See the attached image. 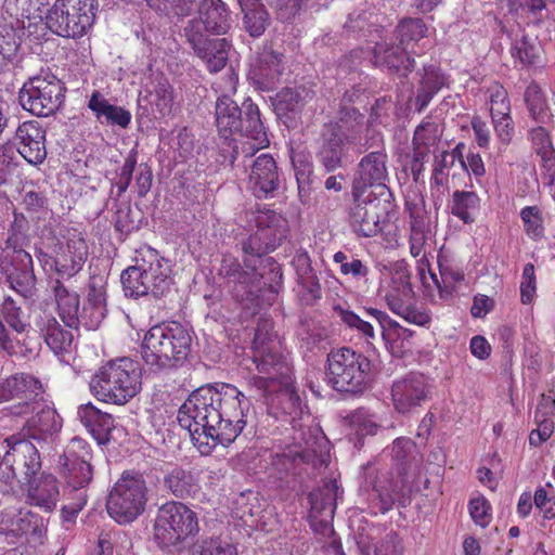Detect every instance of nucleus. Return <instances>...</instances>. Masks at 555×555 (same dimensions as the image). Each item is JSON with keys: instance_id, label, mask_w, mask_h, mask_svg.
<instances>
[{"instance_id": "1", "label": "nucleus", "mask_w": 555, "mask_h": 555, "mask_svg": "<svg viewBox=\"0 0 555 555\" xmlns=\"http://www.w3.org/2000/svg\"><path fill=\"white\" fill-rule=\"evenodd\" d=\"M244 400V393L232 384L201 386L179 408L178 423L201 454L209 455L218 444L234 442L245 428Z\"/></svg>"}, {"instance_id": "2", "label": "nucleus", "mask_w": 555, "mask_h": 555, "mask_svg": "<svg viewBox=\"0 0 555 555\" xmlns=\"http://www.w3.org/2000/svg\"><path fill=\"white\" fill-rule=\"evenodd\" d=\"M246 221L249 227L256 228V231L242 243L243 263L249 270L242 268L233 284L242 285L247 295H254L262 288L263 273L259 272L258 269L264 261L269 264L272 281L276 284L282 283L281 266L272 258L263 259L262 257L274 251L286 238L287 221L281 214L267 208L264 205H257L246 211Z\"/></svg>"}, {"instance_id": "3", "label": "nucleus", "mask_w": 555, "mask_h": 555, "mask_svg": "<svg viewBox=\"0 0 555 555\" xmlns=\"http://www.w3.org/2000/svg\"><path fill=\"white\" fill-rule=\"evenodd\" d=\"M215 125L219 135L232 145L231 163L241 156L250 159L270 144L258 105L246 99L242 106L228 94L217 98Z\"/></svg>"}, {"instance_id": "4", "label": "nucleus", "mask_w": 555, "mask_h": 555, "mask_svg": "<svg viewBox=\"0 0 555 555\" xmlns=\"http://www.w3.org/2000/svg\"><path fill=\"white\" fill-rule=\"evenodd\" d=\"M417 453L416 443L409 437L396 438L391 447L392 466L379 470L373 482L370 506L373 513L386 514L395 504L405 506L412 492L410 468Z\"/></svg>"}, {"instance_id": "5", "label": "nucleus", "mask_w": 555, "mask_h": 555, "mask_svg": "<svg viewBox=\"0 0 555 555\" xmlns=\"http://www.w3.org/2000/svg\"><path fill=\"white\" fill-rule=\"evenodd\" d=\"M192 350L189 331L177 321L153 325L144 335L141 357L153 371H162L182 365Z\"/></svg>"}, {"instance_id": "6", "label": "nucleus", "mask_w": 555, "mask_h": 555, "mask_svg": "<svg viewBox=\"0 0 555 555\" xmlns=\"http://www.w3.org/2000/svg\"><path fill=\"white\" fill-rule=\"evenodd\" d=\"M133 264L121 272L120 280L125 295L139 298L152 295L159 298L171 284V267L156 249L143 245L135 250Z\"/></svg>"}, {"instance_id": "7", "label": "nucleus", "mask_w": 555, "mask_h": 555, "mask_svg": "<svg viewBox=\"0 0 555 555\" xmlns=\"http://www.w3.org/2000/svg\"><path fill=\"white\" fill-rule=\"evenodd\" d=\"M253 362L259 373L254 376V386L263 392L284 388L282 392L283 411L289 416L293 427L301 418L304 410L299 395L291 388L293 384V366L286 357L272 349L253 352Z\"/></svg>"}, {"instance_id": "8", "label": "nucleus", "mask_w": 555, "mask_h": 555, "mask_svg": "<svg viewBox=\"0 0 555 555\" xmlns=\"http://www.w3.org/2000/svg\"><path fill=\"white\" fill-rule=\"evenodd\" d=\"M89 386L99 401L124 405L141 389L138 363L126 357L109 360L93 374Z\"/></svg>"}, {"instance_id": "9", "label": "nucleus", "mask_w": 555, "mask_h": 555, "mask_svg": "<svg viewBox=\"0 0 555 555\" xmlns=\"http://www.w3.org/2000/svg\"><path fill=\"white\" fill-rule=\"evenodd\" d=\"M371 361L351 347L332 349L324 365V380L338 392L363 391L370 380Z\"/></svg>"}, {"instance_id": "10", "label": "nucleus", "mask_w": 555, "mask_h": 555, "mask_svg": "<svg viewBox=\"0 0 555 555\" xmlns=\"http://www.w3.org/2000/svg\"><path fill=\"white\" fill-rule=\"evenodd\" d=\"M98 0H54L44 14L46 26L64 38H82L92 28Z\"/></svg>"}, {"instance_id": "11", "label": "nucleus", "mask_w": 555, "mask_h": 555, "mask_svg": "<svg viewBox=\"0 0 555 555\" xmlns=\"http://www.w3.org/2000/svg\"><path fill=\"white\" fill-rule=\"evenodd\" d=\"M149 489L142 475L125 472L106 499L108 516L119 525H129L145 511Z\"/></svg>"}, {"instance_id": "12", "label": "nucleus", "mask_w": 555, "mask_h": 555, "mask_svg": "<svg viewBox=\"0 0 555 555\" xmlns=\"http://www.w3.org/2000/svg\"><path fill=\"white\" fill-rule=\"evenodd\" d=\"M47 248L56 254L62 278H74L82 269L89 256L86 235L70 223L56 224L47 236Z\"/></svg>"}, {"instance_id": "13", "label": "nucleus", "mask_w": 555, "mask_h": 555, "mask_svg": "<svg viewBox=\"0 0 555 555\" xmlns=\"http://www.w3.org/2000/svg\"><path fill=\"white\" fill-rule=\"evenodd\" d=\"M197 515L181 502H167L156 514L153 538L159 547L176 546L198 533Z\"/></svg>"}, {"instance_id": "14", "label": "nucleus", "mask_w": 555, "mask_h": 555, "mask_svg": "<svg viewBox=\"0 0 555 555\" xmlns=\"http://www.w3.org/2000/svg\"><path fill=\"white\" fill-rule=\"evenodd\" d=\"M66 87L51 72H40L24 82L20 91V103L35 116L53 115L65 101Z\"/></svg>"}, {"instance_id": "15", "label": "nucleus", "mask_w": 555, "mask_h": 555, "mask_svg": "<svg viewBox=\"0 0 555 555\" xmlns=\"http://www.w3.org/2000/svg\"><path fill=\"white\" fill-rule=\"evenodd\" d=\"M352 204L348 209V223L358 237H374L382 233V222L387 217V201L375 192L351 191Z\"/></svg>"}, {"instance_id": "16", "label": "nucleus", "mask_w": 555, "mask_h": 555, "mask_svg": "<svg viewBox=\"0 0 555 555\" xmlns=\"http://www.w3.org/2000/svg\"><path fill=\"white\" fill-rule=\"evenodd\" d=\"M430 393L431 385L421 373L411 372L396 379L391 386L393 408L400 414L410 413L422 406L428 401Z\"/></svg>"}, {"instance_id": "17", "label": "nucleus", "mask_w": 555, "mask_h": 555, "mask_svg": "<svg viewBox=\"0 0 555 555\" xmlns=\"http://www.w3.org/2000/svg\"><path fill=\"white\" fill-rule=\"evenodd\" d=\"M10 142L29 165L39 166L47 158V129L38 120L21 122Z\"/></svg>"}, {"instance_id": "18", "label": "nucleus", "mask_w": 555, "mask_h": 555, "mask_svg": "<svg viewBox=\"0 0 555 555\" xmlns=\"http://www.w3.org/2000/svg\"><path fill=\"white\" fill-rule=\"evenodd\" d=\"M197 23L190 22L185 27V36L195 54L205 62L209 73H218L224 68L229 59L230 43L225 38L210 39L199 29Z\"/></svg>"}, {"instance_id": "19", "label": "nucleus", "mask_w": 555, "mask_h": 555, "mask_svg": "<svg viewBox=\"0 0 555 555\" xmlns=\"http://www.w3.org/2000/svg\"><path fill=\"white\" fill-rule=\"evenodd\" d=\"M388 155L385 150L374 151L361 158L358 164L357 177L352 181L351 191L358 190L362 193L373 192L370 190L373 186L382 189L380 196L388 193L389 189L385 182L388 179Z\"/></svg>"}, {"instance_id": "20", "label": "nucleus", "mask_w": 555, "mask_h": 555, "mask_svg": "<svg viewBox=\"0 0 555 555\" xmlns=\"http://www.w3.org/2000/svg\"><path fill=\"white\" fill-rule=\"evenodd\" d=\"M248 184L257 198L272 197L280 186V175L275 159L269 153H262L249 164Z\"/></svg>"}, {"instance_id": "21", "label": "nucleus", "mask_w": 555, "mask_h": 555, "mask_svg": "<svg viewBox=\"0 0 555 555\" xmlns=\"http://www.w3.org/2000/svg\"><path fill=\"white\" fill-rule=\"evenodd\" d=\"M107 314V279L101 274L90 275L87 295L81 308V324L87 330H96Z\"/></svg>"}, {"instance_id": "22", "label": "nucleus", "mask_w": 555, "mask_h": 555, "mask_svg": "<svg viewBox=\"0 0 555 555\" xmlns=\"http://www.w3.org/2000/svg\"><path fill=\"white\" fill-rule=\"evenodd\" d=\"M337 486L335 482L312 490L308 494V518L314 530L332 531L331 522L336 509Z\"/></svg>"}, {"instance_id": "23", "label": "nucleus", "mask_w": 555, "mask_h": 555, "mask_svg": "<svg viewBox=\"0 0 555 555\" xmlns=\"http://www.w3.org/2000/svg\"><path fill=\"white\" fill-rule=\"evenodd\" d=\"M284 72V55L264 44L257 52L249 70L250 78L262 89H272Z\"/></svg>"}, {"instance_id": "24", "label": "nucleus", "mask_w": 555, "mask_h": 555, "mask_svg": "<svg viewBox=\"0 0 555 555\" xmlns=\"http://www.w3.org/2000/svg\"><path fill=\"white\" fill-rule=\"evenodd\" d=\"M65 468V477L68 485H70L75 492H77V502L64 506L62 513L66 519L76 517L79 512L87 504V494L79 491L80 488L86 487L92 479V467L90 461L79 460L74 462H60Z\"/></svg>"}, {"instance_id": "25", "label": "nucleus", "mask_w": 555, "mask_h": 555, "mask_svg": "<svg viewBox=\"0 0 555 555\" xmlns=\"http://www.w3.org/2000/svg\"><path fill=\"white\" fill-rule=\"evenodd\" d=\"M0 269L5 274L11 288L16 293L25 298L33 295L37 280L30 254H23L22 259L16 261L0 259Z\"/></svg>"}, {"instance_id": "26", "label": "nucleus", "mask_w": 555, "mask_h": 555, "mask_svg": "<svg viewBox=\"0 0 555 555\" xmlns=\"http://www.w3.org/2000/svg\"><path fill=\"white\" fill-rule=\"evenodd\" d=\"M372 61L375 66L384 67L390 74H398L403 77H406L415 66L414 59L408 54L406 48L401 44L377 43L373 50Z\"/></svg>"}, {"instance_id": "27", "label": "nucleus", "mask_w": 555, "mask_h": 555, "mask_svg": "<svg viewBox=\"0 0 555 555\" xmlns=\"http://www.w3.org/2000/svg\"><path fill=\"white\" fill-rule=\"evenodd\" d=\"M334 126H323L320 137V149L317 153L318 160L326 172H332L341 167L345 147L351 145L337 134Z\"/></svg>"}, {"instance_id": "28", "label": "nucleus", "mask_w": 555, "mask_h": 555, "mask_svg": "<svg viewBox=\"0 0 555 555\" xmlns=\"http://www.w3.org/2000/svg\"><path fill=\"white\" fill-rule=\"evenodd\" d=\"M27 482V503L46 513L52 512L60 496L57 479L51 474H42L39 478Z\"/></svg>"}, {"instance_id": "29", "label": "nucleus", "mask_w": 555, "mask_h": 555, "mask_svg": "<svg viewBox=\"0 0 555 555\" xmlns=\"http://www.w3.org/2000/svg\"><path fill=\"white\" fill-rule=\"evenodd\" d=\"M196 23V29H199V24H202L205 31L215 35L227 34L231 26L230 11L221 0H203L198 8Z\"/></svg>"}, {"instance_id": "30", "label": "nucleus", "mask_w": 555, "mask_h": 555, "mask_svg": "<svg viewBox=\"0 0 555 555\" xmlns=\"http://www.w3.org/2000/svg\"><path fill=\"white\" fill-rule=\"evenodd\" d=\"M52 292L61 320L67 327L77 330L81 324L79 295L65 286L60 279L54 280Z\"/></svg>"}, {"instance_id": "31", "label": "nucleus", "mask_w": 555, "mask_h": 555, "mask_svg": "<svg viewBox=\"0 0 555 555\" xmlns=\"http://www.w3.org/2000/svg\"><path fill=\"white\" fill-rule=\"evenodd\" d=\"M364 555H404L405 546L399 532L383 526L374 527L369 542L363 544Z\"/></svg>"}, {"instance_id": "32", "label": "nucleus", "mask_w": 555, "mask_h": 555, "mask_svg": "<svg viewBox=\"0 0 555 555\" xmlns=\"http://www.w3.org/2000/svg\"><path fill=\"white\" fill-rule=\"evenodd\" d=\"M35 383V378L27 374H15L3 380L7 401L20 400L17 404L10 408L12 414L25 415L35 410L30 403L34 393L31 387Z\"/></svg>"}, {"instance_id": "33", "label": "nucleus", "mask_w": 555, "mask_h": 555, "mask_svg": "<svg viewBox=\"0 0 555 555\" xmlns=\"http://www.w3.org/2000/svg\"><path fill=\"white\" fill-rule=\"evenodd\" d=\"M88 108L95 115L99 121L105 122L108 126H118L126 129L132 119V115L128 109L111 104L98 90L91 93Z\"/></svg>"}, {"instance_id": "34", "label": "nucleus", "mask_w": 555, "mask_h": 555, "mask_svg": "<svg viewBox=\"0 0 555 555\" xmlns=\"http://www.w3.org/2000/svg\"><path fill=\"white\" fill-rule=\"evenodd\" d=\"M77 415L79 421L99 443H104L115 427L113 416L100 411L90 402L81 404L78 408Z\"/></svg>"}, {"instance_id": "35", "label": "nucleus", "mask_w": 555, "mask_h": 555, "mask_svg": "<svg viewBox=\"0 0 555 555\" xmlns=\"http://www.w3.org/2000/svg\"><path fill=\"white\" fill-rule=\"evenodd\" d=\"M44 341L55 354L69 352L74 341L70 331L64 330L52 315H42L36 322Z\"/></svg>"}, {"instance_id": "36", "label": "nucleus", "mask_w": 555, "mask_h": 555, "mask_svg": "<svg viewBox=\"0 0 555 555\" xmlns=\"http://www.w3.org/2000/svg\"><path fill=\"white\" fill-rule=\"evenodd\" d=\"M449 86V78L439 67L429 65L424 67V75L415 96V108L423 112L434 96L444 87Z\"/></svg>"}, {"instance_id": "37", "label": "nucleus", "mask_w": 555, "mask_h": 555, "mask_svg": "<svg viewBox=\"0 0 555 555\" xmlns=\"http://www.w3.org/2000/svg\"><path fill=\"white\" fill-rule=\"evenodd\" d=\"M48 4L49 0H3L2 10L9 17L24 26L25 20L43 21Z\"/></svg>"}, {"instance_id": "38", "label": "nucleus", "mask_w": 555, "mask_h": 555, "mask_svg": "<svg viewBox=\"0 0 555 555\" xmlns=\"http://www.w3.org/2000/svg\"><path fill=\"white\" fill-rule=\"evenodd\" d=\"M325 126H334L337 134L350 144L356 143L365 127V116L354 107H344L339 111L337 120L330 121Z\"/></svg>"}, {"instance_id": "39", "label": "nucleus", "mask_w": 555, "mask_h": 555, "mask_svg": "<svg viewBox=\"0 0 555 555\" xmlns=\"http://www.w3.org/2000/svg\"><path fill=\"white\" fill-rule=\"evenodd\" d=\"M529 139L535 153L541 158V166L547 173L550 183H554L555 177V149L550 132L542 126L529 131Z\"/></svg>"}, {"instance_id": "40", "label": "nucleus", "mask_w": 555, "mask_h": 555, "mask_svg": "<svg viewBox=\"0 0 555 555\" xmlns=\"http://www.w3.org/2000/svg\"><path fill=\"white\" fill-rule=\"evenodd\" d=\"M438 125L434 121H423L414 131L413 137V167L417 164L423 167L425 158L429 154L430 146L439 140Z\"/></svg>"}, {"instance_id": "41", "label": "nucleus", "mask_w": 555, "mask_h": 555, "mask_svg": "<svg viewBox=\"0 0 555 555\" xmlns=\"http://www.w3.org/2000/svg\"><path fill=\"white\" fill-rule=\"evenodd\" d=\"M27 425L28 430L31 431V438L44 439L60 431L62 418L55 409L44 405L27 422Z\"/></svg>"}, {"instance_id": "42", "label": "nucleus", "mask_w": 555, "mask_h": 555, "mask_svg": "<svg viewBox=\"0 0 555 555\" xmlns=\"http://www.w3.org/2000/svg\"><path fill=\"white\" fill-rule=\"evenodd\" d=\"M480 203L481 199L476 192L457 190L453 192L449 207L454 217L467 224L474 222Z\"/></svg>"}, {"instance_id": "43", "label": "nucleus", "mask_w": 555, "mask_h": 555, "mask_svg": "<svg viewBox=\"0 0 555 555\" xmlns=\"http://www.w3.org/2000/svg\"><path fill=\"white\" fill-rule=\"evenodd\" d=\"M244 14L245 29L251 37H259L266 30L268 13L260 0H237Z\"/></svg>"}, {"instance_id": "44", "label": "nucleus", "mask_w": 555, "mask_h": 555, "mask_svg": "<svg viewBox=\"0 0 555 555\" xmlns=\"http://www.w3.org/2000/svg\"><path fill=\"white\" fill-rule=\"evenodd\" d=\"M152 103L156 106L162 116H168L173 107V88L164 75H156L152 81V89L149 90Z\"/></svg>"}, {"instance_id": "45", "label": "nucleus", "mask_w": 555, "mask_h": 555, "mask_svg": "<svg viewBox=\"0 0 555 555\" xmlns=\"http://www.w3.org/2000/svg\"><path fill=\"white\" fill-rule=\"evenodd\" d=\"M410 255L420 258V263L428 266V256L431 254V231L428 225L409 228Z\"/></svg>"}, {"instance_id": "46", "label": "nucleus", "mask_w": 555, "mask_h": 555, "mask_svg": "<svg viewBox=\"0 0 555 555\" xmlns=\"http://www.w3.org/2000/svg\"><path fill=\"white\" fill-rule=\"evenodd\" d=\"M165 485L175 496L182 499L194 494L198 489L196 478L192 472L181 467L173 468L165 477Z\"/></svg>"}, {"instance_id": "47", "label": "nucleus", "mask_w": 555, "mask_h": 555, "mask_svg": "<svg viewBox=\"0 0 555 555\" xmlns=\"http://www.w3.org/2000/svg\"><path fill=\"white\" fill-rule=\"evenodd\" d=\"M0 321L15 334H23L29 326L24 311L11 297H5L1 305Z\"/></svg>"}, {"instance_id": "48", "label": "nucleus", "mask_w": 555, "mask_h": 555, "mask_svg": "<svg viewBox=\"0 0 555 555\" xmlns=\"http://www.w3.org/2000/svg\"><path fill=\"white\" fill-rule=\"evenodd\" d=\"M525 102L530 116L537 122H545L550 118L548 106L540 86L532 81L525 91Z\"/></svg>"}, {"instance_id": "49", "label": "nucleus", "mask_w": 555, "mask_h": 555, "mask_svg": "<svg viewBox=\"0 0 555 555\" xmlns=\"http://www.w3.org/2000/svg\"><path fill=\"white\" fill-rule=\"evenodd\" d=\"M191 555H237V548L227 538L211 537L194 544Z\"/></svg>"}, {"instance_id": "50", "label": "nucleus", "mask_w": 555, "mask_h": 555, "mask_svg": "<svg viewBox=\"0 0 555 555\" xmlns=\"http://www.w3.org/2000/svg\"><path fill=\"white\" fill-rule=\"evenodd\" d=\"M336 312L346 327L357 332L366 343H372L376 338L375 330L371 321L349 309L339 307L336 308Z\"/></svg>"}, {"instance_id": "51", "label": "nucleus", "mask_w": 555, "mask_h": 555, "mask_svg": "<svg viewBox=\"0 0 555 555\" xmlns=\"http://www.w3.org/2000/svg\"><path fill=\"white\" fill-rule=\"evenodd\" d=\"M519 215L524 223L526 235L534 242L541 241L545 233L541 209L538 206H526L521 208Z\"/></svg>"}, {"instance_id": "52", "label": "nucleus", "mask_w": 555, "mask_h": 555, "mask_svg": "<svg viewBox=\"0 0 555 555\" xmlns=\"http://www.w3.org/2000/svg\"><path fill=\"white\" fill-rule=\"evenodd\" d=\"M396 30L399 38V44L408 48L411 42H417L425 37L427 26L421 18L409 17L402 20L398 24Z\"/></svg>"}, {"instance_id": "53", "label": "nucleus", "mask_w": 555, "mask_h": 555, "mask_svg": "<svg viewBox=\"0 0 555 555\" xmlns=\"http://www.w3.org/2000/svg\"><path fill=\"white\" fill-rule=\"evenodd\" d=\"M333 260L339 264L341 275L360 280L366 278L370 273V268L365 262L354 256H348L341 250L334 254Z\"/></svg>"}, {"instance_id": "54", "label": "nucleus", "mask_w": 555, "mask_h": 555, "mask_svg": "<svg viewBox=\"0 0 555 555\" xmlns=\"http://www.w3.org/2000/svg\"><path fill=\"white\" fill-rule=\"evenodd\" d=\"M145 2L156 12L184 17L191 14L195 0H145Z\"/></svg>"}, {"instance_id": "55", "label": "nucleus", "mask_w": 555, "mask_h": 555, "mask_svg": "<svg viewBox=\"0 0 555 555\" xmlns=\"http://www.w3.org/2000/svg\"><path fill=\"white\" fill-rule=\"evenodd\" d=\"M234 512L244 521L258 516L261 512L258 494L251 490L240 493L234 500Z\"/></svg>"}, {"instance_id": "56", "label": "nucleus", "mask_w": 555, "mask_h": 555, "mask_svg": "<svg viewBox=\"0 0 555 555\" xmlns=\"http://www.w3.org/2000/svg\"><path fill=\"white\" fill-rule=\"evenodd\" d=\"M511 55L514 59L515 65H520L522 68L533 66L539 59V49L530 43L527 38L515 40L511 48Z\"/></svg>"}, {"instance_id": "57", "label": "nucleus", "mask_w": 555, "mask_h": 555, "mask_svg": "<svg viewBox=\"0 0 555 555\" xmlns=\"http://www.w3.org/2000/svg\"><path fill=\"white\" fill-rule=\"evenodd\" d=\"M350 426L354 435L360 439L375 435L379 428L374 415L370 414L365 409H358L351 414Z\"/></svg>"}, {"instance_id": "58", "label": "nucleus", "mask_w": 555, "mask_h": 555, "mask_svg": "<svg viewBox=\"0 0 555 555\" xmlns=\"http://www.w3.org/2000/svg\"><path fill=\"white\" fill-rule=\"evenodd\" d=\"M26 244L27 237L23 233L12 229L1 247L0 259H5L7 261L22 259L23 254H28L25 250Z\"/></svg>"}, {"instance_id": "59", "label": "nucleus", "mask_w": 555, "mask_h": 555, "mask_svg": "<svg viewBox=\"0 0 555 555\" xmlns=\"http://www.w3.org/2000/svg\"><path fill=\"white\" fill-rule=\"evenodd\" d=\"M404 211L409 216V228L428 225L425 201L421 195L408 196Z\"/></svg>"}, {"instance_id": "60", "label": "nucleus", "mask_w": 555, "mask_h": 555, "mask_svg": "<svg viewBox=\"0 0 555 555\" xmlns=\"http://www.w3.org/2000/svg\"><path fill=\"white\" fill-rule=\"evenodd\" d=\"M468 512L473 521L481 528L488 527L492 521V506L482 495L469 500Z\"/></svg>"}, {"instance_id": "61", "label": "nucleus", "mask_w": 555, "mask_h": 555, "mask_svg": "<svg viewBox=\"0 0 555 555\" xmlns=\"http://www.w3.org/2000/svg\"><path fill=\"white\" fill-rule=\"evenodd\" d=\"M39 517L29 511H17L8 524V530L14 535H23L38 528Z\"/></svg>"}, {"instance_id": "62", "label": "nucleus", "mask_w": 555, "mask_h": 555, "mask_svg": "<svg viewBox=\"0 0 555 555\" xmlns=\"http://www.w3.org/2000/svg\"><path fill=\"white\" fill-rule=\"evenodd\" d=\"M490 94V114L492 116L507 115L511 113V102L506 89L499 82L488 88Z\"/></svg>"}, {"instance_id": "63", "label": "nucleus", "mask_w": 555, "mask_h": 555, "mask_svg": "<svg viewBox=\"0 0 555 555\" xmlns=\"http://www.w3.org/2000/svg\"><path fill=\"white\" fill-rule=\"evenodd\" d=\"M305 88H285L278 93V104L286 112H298L305 105Z\"/></svg>"}, {"instance_id": "64", "label": "nucleus", "mask_w": 555, "mask_h": 555, "mask_svg": "<svg viewBox=\"0 0 555 555\" xmlns=\"http://www.w3.org/2000/svg\"><path fill=\"white\" fill-rule=\"evenodd\" d=\"M274 337L275 335L273 332L272 320L260 318L259 321L257 322V326L255 330V336L253 340V352L259 351V349H272V343Z\"/></svg>"}]
</instances>
